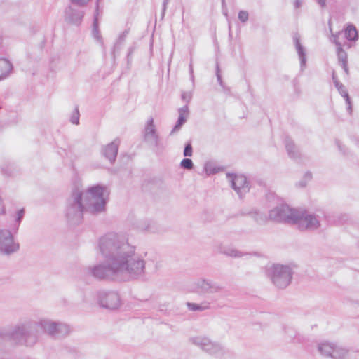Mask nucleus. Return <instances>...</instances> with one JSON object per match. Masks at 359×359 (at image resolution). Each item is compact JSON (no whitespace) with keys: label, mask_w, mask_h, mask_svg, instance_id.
Segmentation results:
<instances>
[{"label":"nucleus","mask_w":359,"mask_h":359,"mask_svg":"<svg viewBox=\"0 0 359 359\" xmlns=\"http://www.w3.org/2000/svg\"><path fill=\"white\" fill-rule=\"evenodd\" d=\"M97 249L104 262L86 269V273L100 280L125 281L142 279L146 275V261L130 243L128 235L108 232L100 237Z\"/></svg>","instance_id":"1"},{"label":"nucleus","mask_w":359,"mask_h":359,"mask_svg":"<svg viewBox=\"0 0 359 359\" xmlns=\"http://www.w3.org/2000/svg\"><path fill=\"white\" fill-rule=\"evenodd\" d=\"M109 191L107 187L97 184L85 192L76 187L67 199L66 216L73 223L79 222L84 212L97 215L105 211Z\"/></svg>","instance_id":"2"},{"label":"nucleus","mask_w":359,"mask_h":359,"mask_svg":"<svg viewBox=\"0 0 359 359\" xmlns=\"http://www.w3.org/2000/svg\"><path fill=\"white\" fill-rule=\"evenodd\" d=\"M25 324L30 325L29 332L35 337V341L32 344L34 346L39 341V328L44 333L54 339H60L67 337L71 329L68 325L60 321H54L50 319H41L36 320H25Z\"/></svg>","instance_id":"3"},{"label":"nucleus","mask_w":359,"mask_h":359,"mask_svg":"<svg viewBox=\"0 0 359 359\" xmlns=\"http://www.w3.org/2000/svg\"><path fill=\"white\" fill-rule=\"evenodd\" d=\"M31 328L25 321L18 323L11 328H0V346L7 340L13 341L15 344L32 347L35 341V337L32 334L29 330Z\"/></svg>","instance_id":"4"},{"label":"nucleus","mask_w":359,"mask_h":359,"mask_svg":"<svg viewBox=\"0 0 359 359\" xmlns=\"http://www.w3.org/2000/svg\"><path fill=\"white\" fill-rule=\"evenodd\" d=\"M267 276L276 287L284 289L291 282L292 271L288 266L273 264L267 269Z\"/></svg>","instance_id":"5"},{"label":"nucleus","mask_w":359,"mask_h":359,"mask_svg":"<svg viewBox=\"0 0 359 359\" xmlns=\"http://www.w3.org/2000/svg\"><path fill=\"white\" fill-rule=\"evenodd\" d=\"M293 224L301 231H314L320 226L319 217L308 211H297Z\"/></svg>","instance_id":"6"},{"label":"nucleus","mask_w":359,"mask_h":359,"mask_svg":"<svg viewBox=\"0 0 359 359\" xmlns=\"http://www.w3.org/2000/svg\"><path fill=\"white\" fill-rule=\"evenodd\" d=\"M144 140L155 152L161 151L164 148L152 117L149 118L146 122L144 130Z\"/></svg>","instance_id":"7"},{"label":"nucleus","mask_w":359,"mask_h":359,"mask_svg":"<svg viewBox=\"0 0 359 359\" xmlns=\"http://www.w3.org/2000/svg\"><path fill=\"white\" fill-rule=\"evenodd\" d=\"M194 291L201 294H217L223 291L224 286L211 279L199 278L192 284Z\"/></svg>","instance_id":"8"},{"label":"nucleus","mask_w":359,"mask_h":359,"mask_svg":"<svg viewBox=\"0 0 359 359\" xmlns=\"http://www.w3.org/2000/svg\"><path fill=\"white\" fill-rule=\"evenodd\" d=\"M297 210L290 208L287 205L283 204L270 210L269 219L278 222L293 224Z\"/></svg>","instance_id":"9"},{"label":"nucleus","mask_w":359,"mask_h":359,"mask_svg":"<svg viewBox=\"0 0 359 359\" xmlns=\"http://www.w3.org/2000/svg\"><path fill=\"white\" fill-rule=\"evenodd\" d=\"M19 249V244L15 243L13 236L9 230L0 229V253L10 255Z\"/></svg>","instance_id":"10"},{"label":"nucleus","mask_w":359,"mask_h":359,"mask_svg":"<svg viewBox=\"0 0 359 359\" xmlns=\"http://www.w3.org/2000/svg\"><path fill=\"white\" fill-rule=\"evenodd\" d=\"M226 177L240 198L250 191V182L245 176L227 173Z\"/></svg>","instance_id":"11"},{"label":"nucleus","mask_w":359,"mask_h":359,"mask_svg":"<svg viewBox=\"0 0 359 359\" xmlns=\"http://www.w3.org/2000/svg\"><path fill=\"white\" fill-rule=\"evenodd\" d=\"M97 298L100 306L109 309H116L121 304L120 297L114 291H100Z\"/></svg>","instance_id":"12"},{"label":"nucleus","mask_w":359,"mask_h":359,"mask_svg":"<svg viewBox=\"0 0 359 359\" xmlns=\"http://www.w3.org/2000/svg\"><path fill=\"white\" fill-rule=\"evenodd\" d=\"M84 15L85 12L83 10L69 6L65 10V21L69 24L79 26L82 22Z\"/></svg>","instance_id":"13"},{"label":"nucleus","mask_w":359,"mask_h":359,"mask_svg":"<svg viewBox=\"0 0 359 359\" xmlns=\"http://www.w3.org/2000/svg\"><path fill=\"white\" fill-rule=\"evenodd\" d=\"M189 341L200 348L203 351L208 355L210 354L212 348L214 347L217 341H212L210 339L205 336L199 335L191 337L189 339Z\"/></svg>","instance_id":"14"},{"label":"nucleus","mask_w":359,"mask_h":359,"mask_svg":"<svg viewBox=\"0 0 359 359\" xmlns=\"http://www.w3.org/2000/svg\"><path fill=\"white\" fill-rule=\"evenodd\" d=\"M119 140H115L112 142L108 144L102 149V154L104 156L113 163L116 158L118 150Z\"/></svg>","instance_id":"15"},{"label":"nucleus","mask_w":359,"mask_h":359,"mask_svg":"<svg viewBox=\"0 0 359 359\" xmlns=\"http://www.w3.org/2000/svg\"><path fill=\"white\" fill-rule=\"evenodd\" d=\"M179 113V117L178 119L173 127L172 130H171L170 135H172L175 133L179 132L182 126L187 122V117L189 116V111L187 104L184 105V107L180 108L178 109Z\"/></svg>","instance_id":"16"},{"label":"nucleus","mask_w":359,"mask_h":359,"mask_svg":"<svg viewBox=\"0 0 359 359\" xmlns=\"http://www.w3.org/2000/svg\"><path fill=\"white\" fill-rule=\"evenodd\" d=\"M293 41L296 48V50L300 60L301 68L303 69L306 66V55L304 47L300 43V36L299 34L296 33L293 36Z\"/></svg>","instance_id":"17"},{"label":"nucleus","mask_w":359,"mask_h":359,"mask_svg":"<svg viewBox=\"0 0 359 359\" xmlns=\"http://www.w3.org/2000/svg\"><path fill=\"white\" fill-rule=\"evenodd\" d=\"M285 147L290 158L294 160L299 158L300 152L299 148L290 137H287L285 139Z\"/></svg>","instance_id":"18"},{"label":"nucleus","mask_w":359,"mask_h":359,"mask_svg":"<svg viewBox=\"0 0 359 359\" xmlns=\"http://www.w3.org/2000/svg\"><path fill=\"white\" fill-rule=\"evenodd\" d=\"M230 355V351L228 348L224 346L222 344L217 342L210 355L213 356L217 359H225Z\"/></svg>","instance_id":"19"},{"label":"nucleus","mask_w":359,"mask_h":359,"mask_svg":"<svg viewBox=\"0 0 359 359\" xmlns=\"http://www.w3.org/2000/svg\"><path fill=\"white\" fill-rule=\"evenodd\" d=\"M13 69V65L6 59H0V81L6 78Z\"/></svg>","instance_id":"20"},{"label":"nucleus","mask_w":359,"mask_h":359,"mask_svg":"<svg viewBox=\"0 0 359 359\" xmlns=\"http://www.w3.org/2000/svg\"><path fill=\"white\" fill-rule=\"evenodd\" d=\"M334 42L337 46V56L339 64H343V62H347V54L343 50L341 44L337 41V36L334 35Z\"/></svg>","instance_id":"21"},{"label":"nucleus","mask_w":359,"mask_h":359,"mask_svg":"<svg viewBox=\"0 0 359 359\" xmlns=\"http://www.w3.org/2000/svg\"><path fill=\"white\" fill-rule=\"evenodd\" d=\"M187 306L191 311H203L210 308V303L204 302L201 304L187 302Z\"/></svg>","instance_id":"22"},{"label":"nucleus","mask_w":359,"mask_h":359,"mask_svg":"<svg viewBox=\"0 0 359 359\" xmlns=\"http://www.w3.org/2000/svg\"><path fill=\"white\" fill-rule=\"evenodd\" d=\"M334 346V344L323 343L318 346V351L322 355L332 358Z\"/></svg>","instance_id":"23"},{"label":"nucleus","mask_w":359,"mask_h":359,"mask_svg":"<svg viewBox=\"0 0 359 359\" xmlns=\"http://www.w3.org/2000/svg\"><path fill=\"white\" fill-rule=\"evenodd\" d=\"M345 37L348 41H356L358 38V34L355 27L353 25H348L345 29Z\"/></svg>","instance_id":"24"},{"label":"nucleus","mask_w":359,"mask_h":359,"mask_svg":"<svg viewBox=\"0 0 359 359\" xmlns=\"http://www.w3.org/2000/svg\"><path fill=\"white\" fill-rule=\"evenodd\" d=\"M249 215L259 225H263L266 223L267 217L259 212L254 211L249 212Z\"/></svg>","instance_id":"25"},{"label":"nucleus","mask_w":359,"mask_h":359,"mask_svg":"<svg viewBox=\"0 0 359 359\" xmlns=\"http://www.w3.org/2000/svg\"><path fill=\"white\" fill-rule=\"evenodd\" d=\"M98 10H99V0H97L96 2L95 13L94 15L93 29L94 36L97 40L100 39V36L99 34V30H98V20H97Z\"/></svg>","instance_id":"26"},{"label":"nucleus","mask_w":359,"mask_h":359,"mask_svg":"<svg viewBox=\"0 0 359 359\" xmlns=\"http://www.w3.org/2000/svg\"><path fill=\"white\" fill-rule=\"evenodd\" d=\"M348 353V351L344 348L334 346L333 353H332V359H342L344 358Z\"/></svg>","instance_id":"27"},{"label":"nucleus","mask_w":359,"mask_h":359,"mask_svg":"<svg viewBox=\"0 0 359 359\" xmlns=\"http://www.w3.org/2000/svg\"><path fill=\"white\" fill-rule=\"evenodd\" d=\"M338 91L339 94L345 99L346 103L347 104V111L351 114L352 113L351 101L346 87H342L341 88L339 89Z\"/></svg>","instance_id":"28"},{"label":"nucleus","mask_w":359,"mask_h":359,"mask_svg":"<svg viewBox=\"0 0 359 359\" xmlns=\"http://www.w3.org/2000/svg\"><path fill=\"white\" fill-rule=\"evenodd\" d=\"M224 255L232 257H241L244 255H248V253H243L237 249L233 248H227L222 252Z\"/></svg>","instance_id":"29"},{"label":"nucleus","mask_w":359,"mask_h":359,"mask_svg":"<svg viewBox=\"0 0 359 359\" xmlns=\"http://www.w3.org/2000/svg\"><path fill=\"white\" fill-rule=\"evenodd\" d=\"M335 144L336 146L337 147L339 152L344 155V156H348L349 154V151L348 149V148L344 145L341 141L339 140H337L336 139L335 141Z\"/></svg>","instance_id":"30"},{"label":"nucleus","mask_w":359,"mask_h":359,"mask_svg":"<svg viewBox=\"0 0 359 359\" xmlns=\"http://www.w3.org/2000/svg\"><path fill=\"white\" fill-rule=\"evenodd\" d=\"M180 167L189 170L194 168V163L190 158H184L180 163Z\"/></svg>","instance_id":"31"},{"label":"nucleus","mask_w":359,"mask_h":359,"mask_svg":"<svg viewBox=\"0 0 359 359\" xmlns=\"http://www.w3.org/2000/svg\"><path fill=\"white\" fill-rule=\"evenodd\" d=\"M79 111L77 107L75 108L74 111H73L70 121L73 124L79 125Z\"/></svg>","instance_id":"32"},{"label":"nucleus","mask_w":359,"mask_h":359,"mask_svg":"<svg viewBox=\"0 0 359 359\" xmlns=\"http://www.w3.org/2000/svg\"><path fill=\"white\" fill-rule=\"evenodd\" d=\"M238 18L241 22L245 23L248 20L249 14L246 11H240Z\"/></svg>","instance_id":"33"},{"label":"nucleus","mask_w":359,"mask_h":359,"mask_svg":"<svg viewBox=\"0 0 359 359\" xmlns=\"http://www.w3.org/2000/svg\"><path fill=\"white\" fill-rule=\"evenodd\" d=\"M90 0H70L71 3L79 7L86 6Z\"/></svg>","instance_id":"34"},{"label":"nucleus","mask_w":359,"mask_h":359,"mask_svg":"<svg viewBox=\"0 0 359 359\" xmlns=\"http://www.w3.org/2000/svg\"><path fill=\"white\" fill-rule=\"evenodd\" d=\"M192 152H193V149H192L191 144L190 142H188L184 147V156L186 157L191 156Z\"/></svg>","instance_id":"35"},{"label":"nucleus","mask_w":359,"mask_h":359,"mask_svg":"<svg viewBox=\"0 0 359 359\" xmlns=\"http://www.w3.org/2000/svg\"><path fill=\"white\" fill-rule=\"evenodd\" d=\"M24 215H25L24 208L20 209L17 212V217H16L15 220H16V222L18 224V225L20 224L22 218L24 217Z\"/></svg>","instance_id":"36"},{"label":"nucleus","mask_w":359,"mask_h":359,"mask_svg":"<svg viewBox=\"0 0 359 359\" xmlns=\"http://www.w3.org/2000/svg\"><path fill=\"white\" fill-rule=\"evenodd\" d=\"M128 30H125L119 36V37H118V39L117 40V43H122L125 41V39H126V36H128Z\"/></svg>","instance_id":"37"},{"label":"nucleus","mask_w":359,"mask_h":359,"mask_svg":"<svg viewBox=\"0 0 359 359\" xmlns=\"http://www.w3.org/2000/svg\"><path fill=\"white\" fill-rule=\"evenodd\" d=\"M216 76H217V81L219 83V84L223 87V81H222V76H221V74L219 73V65L218 64H217V68H216Z\"/></svg>","instance_id":"38"},{"label":"nucleus","mask_w":359,"mask_h":359,"mask_svg":"<svg viewBox=\"0 0 359 359\" xmlns=\"http://www.w3.org/2000/svg\"><path fill=\"white\" fill-rule=\"evenodd\" d=\"M191 98V95L190 93L184 92L182 94V99L187 102H189Z\"/></svg>","instance_id":"39"},{"label":"nucleus","mask_w":359,"mask_h":359,"mask_svg":"<svg viewBox=\"0 0 359 359\" xmlns=\"http://www.w3.org/2000/svg\"><path fill=\"white\" fill-rule=\"evenodd\" d=\"M340 65L344 69L345 73L348 75L349 74V70L347 66V62H343V64H341Z\"/></svg>","instance_id":"40"},{"label":"nucleus","mask_w":359,"mask_h":359,"mask_svg":"<svg viewBox=\"0 0 359 359\" xmlns=\"http://www.w3.org/2000/svg\"><path fill=\"white\" fill-rule=\"evenodd\" d=\"M205 169L206 173L208 175H210V174H213V173L216 172L215 169L210 170L208 165H205Z\"/></svg>","instance_id":"41"},{"label":"nucleus","mask_w":359,"mask_h":359,"mask_svg":"<svg viewBox=\"0 0 359 359\" xmlns=\"http://www.w3.org/2000/svg\"><path fill=\"white\" fill-rule=\"evenodd\" d=\"M5 212V208L3 204V201L1 198L0 197V214H4Z\"/></svg>","instance_id":"42"},{"label":"nucleus","mask_w":359,"mask_h":359,"mask_svg":"<svg viewBox=\"0 0 359 359\" xmlns=\"http://www.w3.org/2000/svg\"><path fill=\"white\" fill-rule=\"evenodd\" d=\"M334 86L337 88V90L341 88L342 87H344V86L340 83L339 81H335V83H334Z\"/></svg>","instance_id":"43"},{"label":"nucleus","mask_w":359,"mask_h":359,"mask_svg":"<svg viewBox=\"0 0 359 359\" xmlns=\"http://www.w3.org/2000/svg\"><path fill=\"white\" fill-rule=\"evenodd\" d=\"M189 72H190V75H191V79H194L193 66H192L191 63H190V65H189Z\"/></svg>","instance_id":"44"},{"label":"nucleus","mask_w":359,"mask_h":359,"mask_svg":"<svg viewBox=\"0 0 359 359\" xmlns=\"http://www.w3.org/2000/svg\"><path fill=\"white\" fill-rule=\"evenodd\" d=\"M312 177V175L311 172H306L305 174V178L307 179L308 180H310Z\"/></svg>","instance_id":"45"},{"label":"nucleus","mask_w":359,"mask_h":359,"mask_svg":"<svg viewBox=\"0 0 359 359\" xmlns=\"http://www.w3.org/2000/svg\"><path fill=\"white\" fill-rule=\"evenodd\" d=\"M294 6H295V8H299V7H300V6H301L300 0H296V1H295Z\"/></svg>","instance_id":"46"},{"label":"nucleus","mask_w":359,"mask_h":359,"mask_svg":"<svg viewBox=\"0 0 359 359\" xmlns=\"http://www.w3.org/2000/svg\"><path fill=\"white\" fill-rule=\"evenodd\" d=\"M318 2L321 6H324L325 5L326 0H318Z\"/></svg>","instance_id":"47"},{"label":"nucleus","mask_w":359,"mask_h":359,"mask_svg":"<svg viewBox=\"0 0 359 359\" xmlns=\"http://www.w3.org/2000/svg\"><path fill=\"white\" fill-rule=\"evenodd\" d=\"M332 80L334 83H335V81H339L334 72L332 74Z\"/></svg>","instance_id":"48"},{"label":"nucleus","mask_w":359,"mask_h":359,"mask_svg":"<svg viewBox=\"0 0 359 359\" xmlns=\"http://www.w3.org/2000/svg\"><path fill=\"white\" fill-rule=\"evenodd\" d=\"M169 0H164L163 1V11L165 10V8H166V4H168Z\"/></svg>","instance_id":"49"},{"label":"nucleus","mask_w":359,"mask_h":359,"mask_svg":"<svg viewBox=\"0 0 359 359\" xmlns=\"http://www.w3.org/2000/svg\"><path fill=\"white\" fill-rule=\"evenodd\" d=\"M305 185H306V184H305V183L300 182V186H301V187H304Z\"/></svg>","instance_id":"50"}]
</instances>
